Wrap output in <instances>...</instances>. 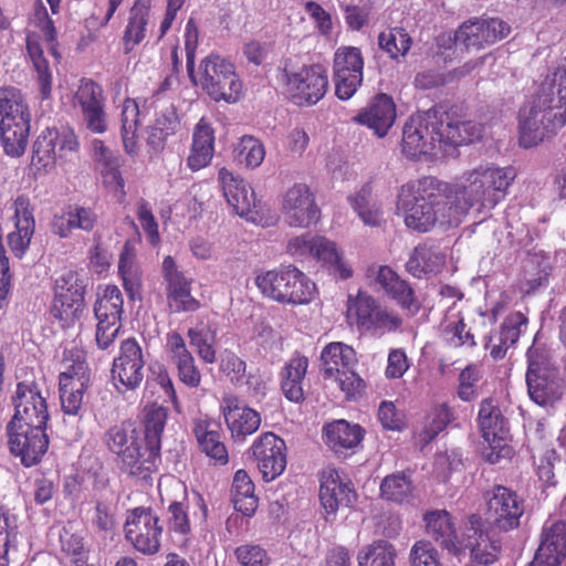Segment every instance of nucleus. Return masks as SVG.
Segmentation results:
<instances>
[{"instance_id":"obj_1","label":"nucleus","mask_w":566,"mask_h":566,"mask_svg":"<svg viewBox=\"0 0 566 566\" xmlns=\"http://www.w3.org/2000/svg\"><path fill=\"white\" fill-rule=\"evenodd\" d=\"M396 214L408 229L428 232L436 224L457 227L463 219L448 184L432 177L401 185L396 196Z\"/></svg>"},{"instance_id":"obj_2","label":"nucleus","mask_w":566,"mask_h":566,"mask_svg":"<svg viewBox=\"0 0 566 566\" xmlns=\"http://www.w3.org/2000/svg\"><path fill=\"white\" fill-rule=\"evenodd\" d=\"M566 125V69L547 74L536 94L518 113V140L524 148L541 143Z\"/></svg>"},{"instance_id":"obj_3","label":"nucleus","mask_w":566,"mask_h":566,"mask_svg":"<svg viewBox=\"0 0 566 566\" xmlns=\"http://www.w3.org/2000/svg\"><path fill=\"white\" fill-rule=\"evenodd\" d=\"M516 176L514 167L489 161L465 170L457 184L449 185L462 219L471 209L481 212L495 208L507 196Z\"/></svg>"},{"instance_id":"obj_4","label":"nucleus","mask_w":566,"mask_h":566,"mask_svg":"<svg viewBox=\"0 0 566 566\" xmlns=\"http://www.w3.org/2000/svg\"><path fill=\"white\" fill-rule=\"evenodd\" d=\"M424 522L427 533L448 551L460 553L469 549L471 557L483 565H490L496 559L499 547L480 530L479 517H470V527L461 536L454 528L451 515L444 510L428 512Z\"/></svg>"},{"instance_id":"obj_5","label":"nucleus","mask_w":566,"mask_h":566,"mask_svg":"<svg viewBox=\"0 0 566 566\" xmlns=\"http://www.w3.org/2000/svg\"><path fill=\"white\" fill-rule=\"evenodd\" d=\"M103 443L115 455V463L122 473L147 481L158 469L153 452L144 444L133 421L126 420L109 427Z\"/></svg>"},{"instance_id":"obj_6","label":"nucleus","mask_w":566,"mask_h":566,"mask_svg":"<svg viewBox=\"0 0 566 566\" xmlns=\"http://www.w3.org/2000/svg\"><path fill=\"white\" fill-rule=\"evenodd\" d=\"M254 281L264 296L283 304H308L316 295L315 283L294 265L260 273Z\"/></svg>"},{"instance_id":"obj_7","label":"nucleus","mask_w":566,"mask_h":566,"mask_svg":"<svg viewBox=\"0 0 566 566\" xmlns=\"http://www.w3.org/2000/svg\"><path fill=\"white\" fill-rule=\"evenodd\" d=\"M80 151V142L72 128H45L32 146L31 168L35 174L52 170L57 160L70 161Z\"/></svg>"},{"instance_id":"obj_8","label":"nucleus","mask_w":566,"mask_h":566,"mask_svg":"<svg viewBox=\"0 0 566 566\" xmlns=\"http://www.w3.org/2000/svg\"><path fill=\"white\" fill-rule=\"evenodd\" d=\"M440 126L436 112L417 113L409 117L403 126L401 150L411 159H427L443 151L440 143Z\"/></svg>"},{"instance_id":"obj_9","label":"nucleus","mask_w":566,"mask_h":566,"mask_svg":"<svg viewBox=\"0 0 566 566\" xmlns=\"http://www.w3.org/2000/svg\"><path fill=\"white\" fill-rule=\"evenodd\" d=\"M199 84L216 102L235 103L242 96L243 84L234 65L217 54L206 56L199 65Z\"/></svg>"},{"instance_id":"obj_10","label":"nucleus","mask_w":566,"mask_h":566,"mask_svg":"<svg viewBox=\"0 0 566 566\" xmlns=\"http://www.w3.org/2000/svg\"><path fill=\"white\" fill-rule=\"evenodd\" d=\"M93 310L97 321L96 345L104 350L114 344L122 328L124 297L119 287L115 284L98 285Z\"/></svg>"},{"instance_id":"obj_11","label":"nucleus","mask_w":566,"mask_h":566,"mask_svg":"<svg viewBox=\"0 0 566 566\" xmlns=\"http://www.w3.org/2000/svg\"><path fill=\"white\" fill-rule=\"evenodd\" d=\"M347 321L352 325L355 324L359 331L378 336L396 332L402 324L398 314L381 307L373 296L363 292H358L356 296H348Z\"/></svg>"},{"instance_id":"obj_12","label":"nucleus","mask_w":566,"mask_h":566,"mask_svg":"<svg viewBox=\"0 0 566 566\" xmlns=\"http://www.w3.org/2000/svg\"><path fill=\"white\" fill-rule=\"evenodd\" d=\"M164 525L149 506H137L127 512L124 523L126 542L138 553L151 556L161 548Z\"/></svg>"},{"instance_id":"obj_13","label":"nucleus","mask_w":566,"mask_h":566,"mask_svg":"<svg viewBox=\"0 0 566 566\" xmlns=\"http://www.w3.org/2000/svg\"><path fill=\"white\" fill-rule=\"evenodd\" d=\"M85 289L83 279L75 271H67L56 279L50 313L62 327H70L80 319L85 306Z\"/></svg>"},{"instance_id":"obj_14","label":"nucleus","mask_w":566,"mask_h":566,"mask_svg":"<svg viewBox=\"0 0 566 566\" xmlns=\"http://www.w3.org/2000/svg\"><path fill=\"white\" fill-rule=\"evenodd\" d=\"M286 93L297 105L316 104L325 95L328 76L319 65L302 66L298 70H284L283 78Z\"/></svg>"},{"instance_id":"obj_15","label":"nucleus","mask_w":566,"mask_h":566,"mask_svg":"<svg viewBox=\"0 0 566 566\" xmlns=\"http://www.w3.org/2000/svg\"><path fill=\"white\" fill-rule=\"evenodd\" d=\"M144 366L145 359L139 343L134 337L124 339L111 369L115 389L120 394L136 390L144 379Z\"/></svg>"},{"instance_id":"obj_16","label":"nucleus","mask_w":566,"mask_h":566,"mask_svg":"<svg viewBox=\"0 0 566 566\" xmlns=\"http://www.w3.org/2000/svg\"><path fill=\"white\" fill-rule=\"evenodd\" d=\"M90 386L91 369L85 359L77 357L59 376L60 400L64 415L81 416Z\"/></svg>"},{"instance_id":"obj_17","label":"nucleus","mask_w":566,"mask_h":566,"mask_svg":"<svg viewBox=\"0 0 566 566\" xmlns=\"http://www.w3.org/2000/svg\"><path fill=\"white\" fill-rule=\"evenodd\" d=\"M46 428L7 424L8 447L12 455L25 468L41 462L49 449Z\"/></svg>"},{"instance_id":"obj_18","label":"nucleus","mask_w":566,"mask_h":566,"mask_svg":"<svg viewBox=\"0 0 566 566\" xmlns=\"http://www.w3.org/2000/svg\"><path fill=\"white\" fill-rule=\"evenodd\" d=\"M281 212L284 222L293 228H310L319 220L315 196L304 182L294 184L282 195Z\"/></svg>"},{"instance_id":"obj_19","label":"nucleus","mask_w":566,"mask_h":566,"mask_svg":"<svg viewBox=\"0 0 566 566\" xmlns=\"http://www.w3.org/2000/svg\"><path fill=\"white\" fill-rule=\"evenodd\" d=\"M13 402L14 415L9 423L46 428L49 420L48 403L38 385L19 382Z\"/></svg>"},{"instance_id":"obj_20","label":"nucleus","mask_w":566,"mask_h":566,"mask_svg":"<svg viewBox=\"0 0 566 566\" xmlns=\"http://www.w3.org/2000/svg\"><path fill=\"white\" fill-rule=\"evenodd\" d=\"M74 101L81 107L86 128L94 134H104L108 125L103 87L95 81L84 77L74 94Z\"/></svg>"},{"instance_id":"obj_21","label":"nucleus","mask_w":566,"mask_h":566,"mask_svg":"<svg viewBox=\"0 0 566 566\" xmlns=\"http://www.w3.org/2000/svg\"><path fill=\"white\" fill-rule=\"evenodd\" d=\"M163 277L167 304L171 312H196L200 308V302L191 294L192 281L178 270L170 255L163 260Z\"/></svg>"},{"instance_id":"obj_22","label":"nucleus","mask_w":566,"mask_h":566,"mask_svg":"<svg viewBox=\"0 0 566 566\" xmlns=\"http://www.w3.org/2000/svg\"><path fill=\"white\" fill-rule=\"evenodd\" d=\"M527 360L526 384L531 399L539 406L552 405L562 396L558 381L544 367V357L537 349L527 350Z\"/></svg>"},{"instance_id":"obj_23","label":"nucleus","mask_w":566,"mask_h":566,"mask_svg":"<svg viewBox=\"0 0 566 566\" xmlns=\"http://www.w3.org/2000/svg\"><path fill=\"white\" fill-rule=\"evenodd\" d=\"M478 421L483 439L496 451L488 454V460L495 463L501 457L509 455L510 448L504 442L505 420L499 407L491 399H484L481 402Z\"/></svg>"},{"instance_id":"obj_24","label":"nucleus","mask_w":566,"mask_h":566,"mask_svg":"<svg viewBox=\"0 0 566 566\" xmlns=\"http://www.w3.org/2000/svg\"><path fill=\"white\" fill-rule=\"evenodd\" d=\"M524 512L522 500L504 486H495L488 502V520L502 531L516 527Z\"/></svg>"},{"instance_id":"obj_25","label":"nucleus","mask_w":566,"mask_h":566,"mask_svg":"<svg viewBox=\"0 0 566 566\" xmlns=\"http://www.w3.org/2000/svg\"><path fill=\"white\" fill-rule=\"evenodd\" d=\"M253 455L265 481H273L286 468L285 443L276 434L266 432L252 446Z\"/></svg>"},{"instance_id":"obj_26","label":"nucleus","mask_w":566,"mask_h":566,"mask_svg":"<svg viewBox=\"0 0 566 566\" xmlns=\"http://www.w3.org/2000/svg\"><path fill=\"white\" fill-rule=\"evenodd\" d=\"M510 33L509 25L502 20L475 19L464 22L455 32V42L465 48L480 49L484 44L494 43Z\"/></svg>"},{"instance_id":"obj_27","label":"nucleus","mask_w":566,"mask_h":566,"mask_svg":"<svg viewBox=\"0 0 566 566\" xmlns=\"http://www.w3.org/2000/svg\"><path fill=\"white\" fill-rule=\"evenodd\" d=\"M319 499L326 521L334 518L339 506H348L355 500V493L348 482L340 479L337 470L326 468L321 474Z\"/></svg>"},{"instance_id":"obj_28","label":"nucleus","mask_w":566,"mask_h":566,"mask_svg":"<svg viewBox=\"0 0 566 566\" xmlns=\"http://www.w3.org/2000/svg\"><path fill=\"white\" fill-rule=\"evenodd\" d=\"M166 350L177 368L179 381L189 388L199 387L201 373L196 365L195 357L187 348L184 337L178 332L172 331L167 334Z\"/></svg>"},{"instance_id":"obj_29","label":"nucleus","mask_w":566,"mask_h":566,"mask_svg":"<svg viewBox=\"0 0 566 566\" xmlns=\"http://www.w3.org/2000/svg\"><path fill=\"white\" fill-rule=\"evenodd\" d=\"M192 432L201 452L214 464L224 465L229 461L226 444L221 440V423L210 417L193 419Z\"/></svg>"},{"instance_id":"obj_30","label":"nucleus","mask_w":566,"mask_h":566,"mask_svg":"<svg viewBox=\"0 0 566 566\" xmlns=\"http://www.w3.org/2000/svg\"><path fill=\"white\" fill-rule=\"evenodd\" d=\"M97 213L93 208L81 205H69L60 213L53 216L51 231L59 238H69L73 230L91 232L97 224Z\"/></svg>"},{"instance_id":"obj_31","label":"nucleus","mask_w":566,"mask_h":566,"mask_svg":"<svg viewBox=\"0 0 566 566\" xmlns=\"http://www.w3.org/2000/svg\"><path fill=\"white\" fill-rule=\"evenodd\" d=\"M214 129L207 118L202 117L192 130L191 146L186 165L191 171L208 167L214 156Z\"/></svg>"},{"instance_id":"obj_32","label":"nucleus","mask_w":566,"mask_h":566,"mask_svg":"<svg viewBox=\"0 0 566 566\" xmlns=\"http://www.w3.org/2000/svg\"><path fill=\"white\" fill-rule=\"evenodd\" d=\"M396 119V106L391 97L386 94L377 95L370 104L361 109L354 120L373 129L374 133L384 137Z\"/></svg>"},{"instance_id":"obj_33","label":"nucleus","mask_w":566,"mask_h":566,"mask_svg":"<svg viewBox=\"0 0 566 566\" xmlns=\"http://www.w3.org/2000/svg\"><path fill=\"white\" fill-rule=\"evenodd\" d=\"M150 18V0H134L128 10L127 23L122 38L123 49L126 54L130 53L146 39Z\"/></svg>"},{"instance_id":"obj_34","label":"nucleus","mask_w":566,"mask_h":566,"mask_svg":"<svg viewBox=\"0 0 566 566\" xmlns=\"http://www.w3.org/2000/svg\"><path fill=\"white\" fill-rule=\"evenodd\" d=\"M31 113L0 119V143L4 154L20 157L24 154L30 134Z\"/></svg>"},{"instance_id":"obj_35","label":"nucleus","mask_w":566,"mask_h":566,"mask_svg":"<svg viewBox=\"0 0 566 566\" xmlns=\"http://www.w3.org/2000/svg\"><path fill=\"white\" fill-rule=\"evenodd\" d=\"M565 556V524L558 522L544 530L543 539L530 566H559Z\"/></svg>"},{"instance_id":"obj_36","label":"nucleus","mask_w":566,"mask_h":566,"mask_svg":"<svg viewBox=\"0 0 566 566\" xmlns=\"http://www.w3.org/2000/svg\"><path fill=\"white\" fill-rule=\"evenodd\" d=\"M248 472L240 469L235 472L231 486V502L235 513L227 522V532L232 536H240L248 530Z\"/></svg>"},{"instance_id":"obj_37","label":"nucleus","mask_w":566,"mask_h":566,"mask_svg":"<svg viewBox=\"0 0 566 566\" xmlns=\"http://www.w3.org/2000/svg\"><path fill=\"white\" fill-rule=\"evenodd\" d=\"M313 259L337 279L347 280L353 276V268L346 260L343 250L326 237L316 235Z\"/></svg>"},{"instance_id":"obj_38","label":"nucleus","mask_w":566,"mask_h":566,"mask_svg":"<svg viewBox=\"0 0 566 566\" xmlns=\"http://www.w3.org/2000/svg\"><path fill=\"white\" fill-rule=\"evenodd\" d=\"M376 282L388 296L395 300L402 308L411 314L418 312L419 304L409 284L401 280L389 266H380L376 275Z\"/></svg>"},{"instance_id":"obj_39","label":"nucleus","mask_w":566,"mask_h":566,"mask_svg":"<svg viewBox=\"0 0 566 566\" xmlns=\"http://www.w3.org/2000/svg\"><path fill=\"white\" fill-rule=\"evenodd\" d=\"M447 254L438 247L422 244L415 248L409 261L408 271L417 277L438 274L446 264Z\"/></svg>"},{"instance_id":"obj_40","label":"nucleus","mask_w":566,"mask_h":566,"mask_svg":"<svg viewBox=\"0 0 566 566\" xmlns=\"http://www.w3.org/2000/svg\"><path fill=\"white\" fill-rule=\"evenodd\" d=\"M323 437L329 448L342 451L357 447L364 437V430L360 426L342 419L327 423L323 429Z\"/></svg>"},{"instance_id":"obj_41","label":"nucleus","mask_w":566,"mask_h":566,"mask_svg":"<svg viewBox=\"0 0 566 566\" xmlns=\"http://www.w3.org/2000/svg\"><path fill=\"white\" fill-rule=\"evenodd\" d=\"M118 274L129 298L132 301L139 298L143 286V271L137 262L134 249L127 243L119 254Z\"/></svg>"},{"instance_id":"obj_42","label":"nucleus","mask_w":566,"mask_h":566,"mask_svg":"<svg viewBox=\"0 0 566 566\" xmlns=\"http://www.w3.org/2000/svg\"><path fill=\"white\" fill-rule=\"evenodd\" d=\"M218 180L221 184L223 196L228 205L232 208L233 213L241 218L248 217V191L245 189L244 179L234 176L227 168H220Z\"/></svg>"},{"instance_id":"obj_43","label":"nucleus","mask_w":566,"mask_h":566,"mask_svg":"<svg viewBox=\"0 0 566 566\" xmlns=\"http://www.w3.org/2000/svg\"><path fill=\"white\" fill-rule=\"evenodd\" d=\"M168 412L164 407L150 406L145 409L144 416V444L153 452L154 459L159 464L161 434L167 421Z\"/></svg>"},{"instance_id":"obj_44","label":"nucleus","mask_w":566,"mask_h":566,"mask_svg":"<svg viewBox=\"0 0 566 566\" xmlns=\"http://www.w3.org/2000/svg\"><path fill=\"white\" fill-rule=\"evenodd\" d=\"M221 408L233 440L243 442L248 436V403L228 395L223 397Z\"/></svg>"},{"instance_id":"obj_45","label":"nucleus","mask_w":566,"mask_h":566,"mask_svg":"<svg viewBox=\"0 0 566 566\" xmlns=\"http://www.w3.org/2000/svg\"><path fill=\"white\" fill-rule=\"evenodd\" d=\"M308 367L305 356L295 355L285 365L282 373V390L285 397L294 402L304 398L303 380Z\"/></svg>"},{"instance_id":"obj_46","label":"nucleus","mask_w":566,"mask_h":566,"mask_svg":"<svg viewBox=\"0 0 566 566\" xmlns=\"http://www.w3.org/2000/svg\"><path fill=\"white\" fill-rule=\"evenodd\" d=\"M439 126L443 153L447 151L448 146L457 147L481 138L483 130V127L473 120L450 122L446 125L439 123Z\"/></svg>"},{"instance_id":"obj_47","label":"nucleus","mask_w":566,"mask_h":566,"mask_svg":"<svg viewBox=\"0 0 566 566\" xmlns=\"http://www.w3.org/2000/svg\"><path fill=\"white\" fill-rule=\"evenodd\" d=\"M139 125V106L135 99L126 98L120 113V135L124 149L132 157L139 153L137 136Z\"/></svg>"},{"instance_id":"obj_48","label":"nucleus","mask_w":566,"mask_h":566,"mask_svg":"<svg viewBox=\"0 0 566 566\" xmlns=\"http://www.w3.org/2000/svg\"><path fill=\"white\" fill-rule=\"evenodd\" d=\"M27 52L36 72L42 98L46 99L51 95L53 75L38 34L29 33L27 35Z\"/></svg>"},{"instance_id":"obj_49","label":"nucleus","mask_w":566,"mask_h":566,"mask_svg":"<svg viewBox=\"0 0 566 566\" xmlns=\"http://www.w3.org/2000/svg\"><path fill=\"white\" fill-rule=\"evenodd\" d=\"M180 129V118L176 108L170 107L157 115L150 126L147 144L154 150H163L169 137Z\"/></svg>"},{"instance_id":"obj_50","label":"nucleus","mask_w":566,"mask_h":566,"mask_svg":"<svg viewBox=\"0 0 566 566\" xmlns=\"http://www.w3.org/2000/svg\"><path fill=\"white\" fill-rule=\"evenodd\" d=\"M321 359L328 377L342 373L343 369L353 368L357 363L353 347L340 342L326 345L321 354Z\"/></svg>"},{"instance_id":"obj_51","label":"nucleus","mask_w":566,"mask_h":566,"mask_svg":"<svg viewBox=\"0 0 566 566\" xmlns=\"http://www.w3.org/2000/svg\"><path fill=\"white\" fill-rule=\"evenodd\" d=\"M350 206L360 220L370 227H377L382 219L381 205L374 198L371 187L364 185L355 195L348 198Z\"/></svg>"},{"instance_id":"obj_52","label":"nucleus","mask_w":566,"mask_h":566,"mask_svg":"<svg viewBox=\"0 0 566 566\" xmlns=\"http://www.w3.org/2000/svg\"><path fill=\"white\" fill-rule=\"evenodd\" d=\"M381 496L396 503H409L415 497V488L405 472L387 475L380 484Z\"/></svg>"},{"instance_id":"obj_53","label":"nucleus","mask_w":566,"mask_h":566,"mask_svg":"<svg viewBox=\"0 0 566 566\" xmlns=\"http://www.w3.org/2000/svg\"><path fill=\"white\" fill-rule=\"evenodd\" d=\"M396 549L386 541L363 547L357 555L358 566H395Z\"/></svg>"},{"instance_id":"obj_54","label":"nucleus","mask_w":566,"mask_h":566,"mask_svg":"<svg viewBox=\"0 0 566 566\" xmlns=\"http://www.w3.org/2000/svg\"><path fill=\"white\" fill-rule=\"evenodd\" d=\"M412 40L408 32L402 28H391L382 31L378 35V45L392 60L403 57L410 50Z\"/></svg>"},{"instance_id":"obj_55","label":"nucleus","mask_w":566,"mask_h":566,"mask_svg":"<svg viewBox=\"0 0 566 566\" xmlns=\"http://www.w3.org/2000/svg\"><path fill=\"white\" fill-rule=\"evenodd\" d=\"M62 552L70 558L73 566H85L88 559V549L84 537L80 533L72 532L71 527H63L60 534Z\"/></svg>"},{"instance_id":"obj_56","label":"nucleus","mask_w":566,"mask_h":566,"mask_svg":"<svg viewBox=\"0 0 566 566\" xmlns=\"http://www.w3.org/2000/svg\"><path fill=\"white\" fill-rule=\"evenodd\" d=\"M443 336L452 347H473L475 345L473 335L465 329L463 317L458 314L447 316L443 324Z\"/></svg>"},{"instance_id":"obj_57","label":"nucleus","mask_w":566,"mask_h":566,"mask_svg":"<svg viewBox=\"0 0 566 566\" xmlns=\"http://www.w3.org/2000/svg\"><path fill=\"white\" fill-rule=\"evenodd\" d=\"M30 114L21 91L13 86L0 87V119Z\"/></svg>"},{"instance_id":"obj_58","label":"nucleus","mask_w":566,"mask_h":566,"mask_svg":"<svg viewBox=\"0 0 566 566\" xmlns=\"http://www.w3.org/2000/svg\"><path fill=\"white\" fill-rule=\"evenodd\" d=\"M364 59L355 46H340L334 54V74L363 73Z\"/></svg>"},{"instance_id":"obj_59","label":"nucleus","mask_w":566,"mask_h":566,"mask_svg":"<svg viewBox=\"0 0 566 566\" xmlns=\"http://www.w3.org/2000/svg\"><path fill=\"white\" fill-rule=\"evenodd\" d=\"M452 413L449 407L440 405L434 407L429 416L423 429L419 433L422 442L428 443L434 439L450 423Z\"/></svg>"},{"instance_id":"obj_60","label":"nucleus","mask_w":566,"mask_h":566,"mask_svg":"<svg viewBox=\"0 0 566 566\" xmlns=\"http://www.w3.org/2000/svg\"><path fill=\"white\" fill-rule=\"evenodd\" d=\"M136 214L146 233L148 243L153 247H157L160 242L159 226L151 211V207L145 199L139 200Z\"/></svg>"},{"instance_id":"obj_61","label":"nucleus","mask_w":566,"mask_h":566,"mask_svg":"<svg viewBox=\"0 0 566 566\" xmlns=\"http://www.w3.org/2000/svg\"><path fill=\"white\" fill-rule=\"evenodd\" d=\"M481 377V369L476 365H469L461 371L458 395L463 401H470L478 396V384Z\"/></svg>"},{"instance_id":"obj_62","label":"nucleus","mask_w":566,"mask_h":566,"mask_svg":"<svg viewBox=\"0 0 566 566\" xmlns=\"http://www.w3.org/2000/svg\"><path fill=\"white\" fill-rule=\"evenodd\" d=\"M188 337L190 339V344L196 347L199 357L205 363L212 364L216 361L217 355L213 336L210 335L209 332L190 328L188 331Z\"/></svg>"},{"instance_id":"obj_63","label":"nucleus","mask_w":566,"mask_h":566,"mask_svg":"<svg viewBox=\"0 0 566 566\" xmlns=\"http://www.w3.org/2000/svg\"><path fill=\"white\" fill-rule=\"evenodd\" d=\"M168 527L170 532L188 535L191 532V524L188 515V505L184 502H172L168 506Z\"/></svg>"},{"instance_id":"obj_64","label":"nucleus","mask_w":566,"mask_h":566,"mask_svg":"<svg viewBox=\"0 0 566 566\" xmlns=\"http://www.w3.org/2000/svg\"><path fill=\"white\" fill-rule=\"evenodd\" d=\"M411 566H442L438 552L429 542H417L410 553Z\"/></svg>"}]
</instances>
